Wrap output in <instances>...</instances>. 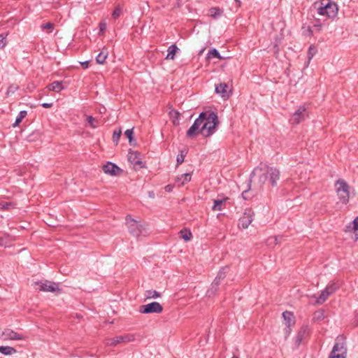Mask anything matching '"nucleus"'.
Masks as SVG:
<instances>
[{
    "label": "nucleus",
    "instance_id": "5fc2aeb1",
    "mask_svg": "<svg viewBox=\"0 0 358 358\" xmlns=\"http://www.w3.org/2000/svg\"><path fill=\"white\" fill-rule=\"evenodd\" d=\"M211 15H212L213 17H215V16H216V13H214V14H213V13H211Z\"/></svg>",
    "mask_w": 358,
    "mask_h": 358
},
{
    "label": "nucleus",
    "instance_id": "58836bf2",
    "mask_svg": "<svg viewBox=\"0 0 358 358\" xmlns=\"http://www.w3.org/2000/svg\"><path fill=\"white\" fill-rule=\"evenodd\" d=\"M122 14V8L120 6H117L112 13V17L113 19H117Z\"/></svg>",
    "mask_w": 358,
    "mask_h": 358
},
{
    "label": "nucleus",
    "instance_id": "473e14b6",
    "mask_svg": "<svg viewBox=\"0 0 358 358\" xmlns=\"http://www.w3.org/2000/svg\"><path fill=\"white\" fill-rule=\"evenodd\" d=\"M317 50L315 46L310 45L308 50V62L313 59V57L317 53Z\"/></svg>",
    "mask_w": 358,
    "mask_h": 358
},
{
    "label": "nucleus",
    "instance_id": "ea45409f",
    "mask_svg": "<svg viewBox=\"0 0 358 358\" xmlns=\"http://www.w3.org/2000/svg\"><path fill=\"white\" fill-rule=\"evenodd\" d=\"M18 89L19 87L17 85L11 84L7 90L6 96H9L10 95L14 94Z\"/></svg>",
    "mask_w": 358,
    "mask_h": 358
},
{
    "label": "nucleus",
    "instance_id": "4c0bfd02",
    "mask_svg": "<svg viewBox=\"0 0 358 358\" xmlns=\"http://www.w3.org/2000/svg\"><path fill=\"white\" fill-rule=\"evenodd\" d=\"M324 318V312L323 310H319L314 313L313 319L317 321H321Z\"/></svg>",
    "mask_w": 358,
    "mask_h": 358
},
{
    "label": "nucleus",
    "instance_id": "a211bd4d",
    "mask_svg": "<svg viewBox=\"0 0 358 358\" xmlns=\"http://www.w3.org/2000/svg\"><path fill=\"white\" fill-rule=\"evenodd\" d=\"M192 176L190 173H184L176 178L175 183L178 187H181L187 184L191 180Z\"/></svg>",
    "mask_w": 358,
    "mask_h": 358
},
{
    "label": "nucleus",
    "instance_id": "79ce46f5",
    "mask_svg": "<svg viewBox=\"0 0 358 358\" xmlns=\"http://www.w3.org/2000/svg\"><path fill=\"white\" fill-rule=\"evenodd\" d=\"M133 134H134V131H133V129H127L125 131H124V135L127 137V138L129 139V142L130 144L132 143V141L134 140L133 138Z\"/></svg>",
    "mask_w": 358,
    "mask_h": 358
},
{
    "label": "nucleus",
    "instance_id": "f704fd0d",
    "mask_svg": "<svg viewBox=\"0 0 358 358\" xmlns=\"http://www.w3.org/2000/svg\"><path fill=\"white\" fill-rule=\"evenodd\" d=\"M145 296L147 298L156 299L159 298L161 296V294L156 290H148Z\"/></svg>",
    "mask_w": 358,
    "mask_h": 358
},
{
    "label": "nucleus",
    "instance_id": "f03ea898",
    "mask_svg": "<svg viewBox=\"0 0 358 358\" xmlns=\"http://www.w3.org/2000/svg\"><path fill=\"white\" fill-rule=\"evenodd\" d=\"M204 117L202 118V126L200 129V134L204 137L212 136L217 130V126L219 124L217 115L216 113L207 110L202 112Z\"/></svg>",
    "mask_w": 358,
    "mask_h": 358
},
{
    "label": "nucleus",
    "instance_id": "4468645a",
    "mask_svg": "<svg viewBox=\"0 0 358 358\" xmlns=\"http://www.w3.org/2000/svg\"><path fill=\"white\" fill-rule=\"evenodd\" d=\"M282 317L285 320V324L287 327L285 329L286 334L289 335L291 332L290 327L295 324V317L293 313L290 311H285L282 313Z\"/></svg>",
    "mask_w": 358,
    "mask_h": 358
},
{
    "label": "nucleus",
    "instance_id": "a18cd8bd",
    "mask_svg": "<svg viewBox=\"0 0 358 358\" xmlns=\"http://www.w3.org/2000/svg\"><path fill=\"white\" fill-rule=\"evenodd\" d=\"M53 27H54V24L52 23L48 22V23L43 24L41 26V28L43 29H52L53 28Z\"/></svg>",
    "mask_w": 358,
    "mask_h": 358
},
{
    "label": "nucleus",
    "instance_id": "aec40b11",
    "mask_svg": "<svg viewBox=\"0 0 358 358\" xmlns=\"http://www.w3.org/2000/svg\"><path fill=\"white\" fill-rule=\"evenodd\" d=\"M48 90L50 91H53V92H61L64 89V87H63V85H62V82H61V81H54L53 83H52L51 84H50L48 86Z\"/></svg>",
    "mask_w": 358,
    "mask_h": 358
},
{
    "label": "nucleus",
    "instance_id": "2f4dec72",
    "mask_svg": "<svg viewBox=\"0 0 358 358\" xmlns=\"http://www.w3.org/2000/svg\"><path fill=\"white\" fill-rule=\"evenodd\" d=\"M251 182H252V179L250 178L249 182H248V189H245V190H244L242 192V197L245 200H248L249 199H250L252 197V196L250 194V187H251Z\"/></svg>",
    "mask_w": 358,
    "mask_h": 358
},
{
    "label": "nucleus",
    "instance_id": "1a4fd4ad",
    "mask_svg": "<svg viewBox=\"0 0 358 358\" xmlns=\"http://www.w3.org/2000/svg\"><path fill=\"white\" fill-rule=\"evenodd\" d=\"M255 213L250 208L245 210L243 215L238 221V227L241 229H247L254 220Z\"/></svg>",
    "mask_w": 358,
    "mask_h": 358
},
{
    "label": "nucleus",
    "instance_id": "9d476101",
    "mask_svg": "<svg viewBox=\"0 0 358 358\" xmlns=\"http://www.w3.org/2000/svg\"><path fill=\"white\" fill-rule=\"evenodd\" d=\"M228 269L227 267L222 268L218 273L216 278H215L214 281L211 284V286L210 289L208 290L207 293L209 296L214 295L217 290V287L220 283V281L224 279L226 276L227 270Z\"/></svg>",
    "mask_w": 358,
    "mask_h": 358
},
{
    "label": "nucleus",
    "instance_id": "ddd939ff",
    "mask_svg": "<svg viewBox=\"0 0 358 358\" xmlns=\"http://www.w3.org/2000/svg\"><path fill=\"white\" fill-rule=\"evenodd\" d=\"M0 338L4 341H20L25 339L24 336L10 329H4L0 334Z\"/></svg>",
    "mask_w": 358,
    "mask_h": 358
},
{
    "label": "nucleus",
    "instance_id": "09e8293b",
    "mask_svg": "<svg viewBox=\"0 0 358 358\" xmlns=\"http://www.w3.org/2000/svg\"><path fill=\"white\" fill-rule=\"evenodd\" d=\"M107 25L105 22H102L99 24V28L101 31H103L106 29Z\"/></svg>",
    "mask_w": 358,
    "mask_h": 358
},
{
    "label": "nucleus",
    "instance_id": "20e7f679",
    "mask_svg": "<svg viewBox=\"0 0 358 358\" xmlns=\"http://www.w3.org/2000/svg\"><path fill=\"white\" fill-rule=\"evenodd\" d=\"M126 224L129 233L136 238L139 237L141 235L145 236L148 233L144 225L134 220L130 216L126 217Z\"/></svg>",
    "mask_w": 358,
    "mask_h": 358
},
{
    "label": "nucleus",
    "instance_id": "bb28decb",
    "mask_svg": "<svg viewBox=\"0 0 358 358\" xmlns=\"http://www.w3.org/2000/svg\"><path fill=\"white\" fill-rule=\"evenodd\" d=\"M0 352L5 355H10L16 352V350L10 346H0Z\"/></svg>",
    "mask_w": 358,
    "mask_h": 358
},
{
    "label": "nucleus",
    "instance_id": "39448f33",
    "mask_svg": "<svg viewBox=\"0 0 358 358\" xmlns=\"http://www.w3.org/2000/svg\"><path fill=\"white\" fill-rule=\"evenodd\" d=\"M135 340V336L133 334H127L121 336H117L114 338H107L105 340V343L108 346H115L120 343H127L132 342Z\"/></svg>",
    "mask_w": 358,
    "mask_h": 358
},
{
    "label": "nucleus",
    "instance_id": "a19ab883",
    "mask_svg": "<svg viewBox=\"0 0 358 358\" xmlns=\"http://www.w3.org/2000/svg\"><path fill=\"white\" fill-rule=\"evenodd\" d=\"M208 57H215V58L221 59V56H220L219 52L215 48L210 50L208 52Z\"/></svg>",
    "mask_w": 358,
    "mask_h": 358
},
{
    "label": "nucleus",
    "instance_id": "dca6fc26",
    "mask_svg": "<svg viewBox=\"0 0 358 358\" xmlns=\"http://www.w3.org/2000/svg\"><path fill=\"white\" fill-rule=\"evenodd\" d=\"M309 334V328L308 326H303L295 338V344L299 346L301 342L308 337Z\"/></svg>",
    "mask_w": 358,
    "mask_h": 358
},
{
    "label": "nucleus",
    "instance_id": "423d86ee",
    "mask_svg": "<svg viewBox=\"0 0 358 358\" xmlns=\"http://www.w3.org/2000/svg\"><path fill=\"white\" fill-rule=\"evenodd\" d=\"M341 340L342 338H337L329 358H346L347 349Z\"/></svg>",
    "mask_w": 358,
    "mask_h": 358
},
{
    "label": "nucleus",
    "instance_id": "2eb2a0df",
    "mask_svg": "<svg viewBox=\"0 0 358 358\" xmlns=\"http://www.w3.org/2000/svg\"><path fill=\"white\" fill-rule=\"evenodd\" d=\"M103 170L105 173L110 176H116L120 171V169L112 162H107L103 166Z\"/></svg>",
    "mask_w": 358,
    "mask_h": 358
},
{
    "label": "nucleus",
    "instance_id": "c03bdc74",
    "mask_svg": "<svg viewBox=\"0 0 358 358\" xmlns=\"http://www.w3.org/2000/svg\"><path fill=\"white\" fill-rule=\"evenodd\" d=\"M122 131L120 129L119 130H115L113 134V140L114 142L117 143L120 136H121Z\"/></svg>",
    "mask_w": 358,
    "mask_h": 358
},
{
    "label": "nucleus",
    "instance_id": "7c9ffc66",
    "mask_svg": "<svg viewBox=\"0 0 358 358\" xmlns=\"http://www.w3.org/2000/svg\"><path fill=\"white\" fill-rule=\"evenodd\" d=\"M280 236L270 237L267 239L266 243L268 246H274L280 243L279 239H281Z\"/></svg>",
    "mask_w": 358,
    "mask_h": 358
},
{
    "label": "nucleus",
    "instance_id": "f257e3e1",
    "mask_svg": "<svg viewBox=\"0 0 358 358\" xmlns=\"http://www.w3.org/2000/svg\"><path fill=\"white\" fill-rule=\"evenodd\" d=\"M255 176H258L257 185L259 189H262L266 181L272 187H275L278 180L280 179V173L276 168L262 165L254 169L250 174V178Z\"/></svg>",
    "mask_w": 358,
    "mask_h": 358
},
{
    "label": "nucleus",
    "instance_id": "5701e85b",
    "mask_svg": "<svg viewBox=\"0 0 358 358\" xmlns=\"http://www.w3.org/2000/svg\"><path fill=\"white\" fill-rule=\"evenodd\" d=\"M108 57L107 50L103 49L96 57V61L98 64H103Z\"/></svg>",
    "mask_w": 358,
    "mask_h": 358
},
{
    "label": "nucleus",
    "instance_id": "9b49d317",
    "mask_svg": "<svg viewBox=\"0 0 358 358\" xmlns=\"http://www.w3.org/2000/svg\"><path fill=\"white\" fill-rule=\"evenodd\" d=\"M204 117V113H200L199 117L194 120L193 124L189 127L187 131V136L189 138L195 137L200 133L201 126L202 124V118Z\"/></svg>",
    "mask_w": 358,
    "mask_h": 358
},
{
    "label": "nucleus",
    "instance_id": "603ef678",
    "mask_svg": "<svg viewBox=\"0 0 358 358\" xmlns=\"http://www.w3.org/2000/svg\"><path fill=\"white\" fill-rule=\"evenodd\" d=\"M81 65H82L85 69H87V68H88V66H89V62H88V61H86V62H82V63H81Z\"/></svg>",
    "mask_w": 358,
    "mask_h": 358
},
{
    "label": "nucleus",
    "instance_id": "c756f323",
    "mask_svg": "<svg viewBox=\"0 0 358 358\" xmlns=\"http://www.w3.org/2000/svg\"><path fill=\"white\" fill-rule=\"evenodd\" d=\"M329 296H330V295H329V293H328L325 289H324V290L321 292V294H320V296L317 299V300H316V303H317V304H322V303H324V302L327 299V298H328Z\"/></svg>",
    "mask_w": 358,
    "mask_h": 358
},
{
    "label": "nucleus",
    "instance_id": "b1692460",
    "mask_svg": "<svg viewBox=\"0 0 358 358\" xmlns=\"http://www.w3.org/2000/svg\"><path fill=\"white\" fill-rule=\"evenodd\" d=\"M12 240V238L8 234H3L2 236H0V246H9Z\"/></svg>",
    "mask_w": 358,
    "mask_h": 358
},
{
    "label": "nucleus",
    "instance_id": "37998d69",
    "mask_svg": "<svg viewBox=\"0 0 358 358\" xmlns=\"http://www.w3.org/2000/svg\"><path fill=\"white\" fill-rule=\"evenodd\" d=\"M14 204L11 202H1L0 203V209L8 210L13 208Z\"/></svg>",
    "mask_w": 358,
    "mask_h": 358
},
{
    "label": "nucleus",
    "instance_id": "4be33fe9",
    "mask_svg": "<svg viewBox=\"0 0 358 358\" xmlns=\"http://www.w3.org/2000/svg\"><path fill=\"white\" fill-rule=\"evenodd\" d=\"M228 199L227 197L224 198L222 199H215L214 200V205L212 208V210L214 211H220L223 209L222 205L223 203Z\"/></svg>",
    "mask_w": 358,
    "mask_h": 358
},
{
    "label": "nucleus",
    "instance_id": "6e6d98bb",
    "mask_svg": "<svg viewBox=\"0 0 358 358\" xmlns=\"http://www.w3.org/2000/svg\"><path fill=\"white\" fill-rule=\"evenodd\" d=\"M357 317H358V315H357Z\"/></svg>",
    "mask_w": 358,
    "mask_h": 358
},
{
    "label": "nucleus",
    "instance_id": "de8ad7c7",
    "mask_svg": "<svg viewBox=\"0 0 358 358\" xmlns=\"http://www.w3.org/2000/svg\"><path fill=\"white\" fill-rule=\"evenodd\" d=\"M352 227H353V229L355 231H357L358 230V217H356L352 222Z\"/></svg>",
    "mask_w": 358,
    "mask_h": 358
},
{
    "label": "nucleus",
    "instance_id": "49530a36",
    "mask_svg": "<svg viewBox=\"0 0 358 358\" xmlns=\"http://www.w3.org/2000/svg\"><path fill=\"white\" fill-rule=\"evenodd\" d=\"M6 45V41L5 40V38L0 35V48H3Z\"/></svg>",
    "mask_w": 358,
    "mask_h": 358
},
{
    "label": "nucleus",
    "instance_id": "f8f14e48",
    "mask_svg": "<svg viewBox=\"0 0 358 358\" xmlns=\"http://www.w3.org/2000/svg\"><path fill=\"white\" fill-rule=\"evenodd\" d=\"M307 115L306 108L305 106H300L290 118L289 122L292 124H298L301 122L303 121Z\"/></svg>",
    "mask_w": 358,
    "mask_h": 358
},
{
    "label": "nucleus",
    "instance_id": "c85d7f7f",
    "mask_svg": "<svg viewBox=\"0 0 358 358\" xmlns=\"http://www.w3.org/2000/svg\"><path fill=\"white\" fill-rule=\"evenodd\" d=\"M338 194L339 198L341 199V201L342 203H346L347 202H348V200H349V191H348V190L341 191L340 192H338Z\"/></svg>",
    "mask_w": 358,
    "mask_h": 358
},
{
    "label": "nucleus",
    "instance_id": "393cba45",
    "mask_svg": "<svg viewBox=\"0 0 358 358\" xmlns=\"http://www.w3.org/2000/svg\"><path fill=\"white\" fill-rule=\"evenodd\" d=\"M336 187L337 192L348 189V185L343 180H337Z\"/></svg>",
    "mask_w": 358,
    "mask_h": 358
},
{
    "label": "nucleus",
    "instance_id": "6e6552de",
    "mask_svg": "<svg viewBox=\"0 0 358 358\" xmlns=\"http://www.w3.org/2000/svg\"><path fill=\"white\" fill-rule=\"evenodd\" d=\"M162 311L163 307L159 303L156 301L139 307V312L143 314L160 313Z\"/></svg>",
    "mask_w": 358,
    "mask_h": 358
},
{
    "label": "nucleus",
    "instance_id": "6ab92c4d",
    "mask_svg": "<svg viewBox=\"0 0 358 358\" xmlns=\"http://www.w3.org/2000/svg\"><path fill=\"white\" fill-rule=\"evenodd\" d=\"M128 159L135 165L141 166L142 162L141 161L140 154L137 152H129L128 155Z\"/></svg>",
    "mask_w": 358,
    "mask_h": 358
},
{
    "label": "nucleus",
    "instance_id": "412c9836",
    "mask_svg": "<svg viewBox=\"0 0 358 358\" xmlns=\"http://www.w3.org/2000/svg\"><path fill=\"white\" fill-rule=\"evenodd\" d=\"M178 48L176 45L173 44L168 48L167 55L166 57V59H174L176 53L178 51Z\"/></svg>",
    "mask_w": 358,
    "mask_h": 358
},
{
    "label": "nucleus",
    "instance_id": "a878e982",
    "mask_svg": "<svg viewBox=\"0 0 358 358\" xmlns=\"http://www.w3.org/2000/svg\"><path fill=\"white\" fill-rule=\"evenodd\" d=\"M339 287L340 285L337 282H332L329 283L324 289L331 295L334 294Z\"/></svg>",
    "mask_w": 358,
    "mask_h": 358
},
{
    "label": "nucleus",
    "instance_id": "cd10ccee",
    "mask_svg": "<svg viewBox=\"0 0 358 358\" xmlns=\"http://www.w3.org/2000/svg\"><path fill=\"white\" fill-rule=\"evenodd\" d=\"M27 114V113L26 110H21L17 115L15 122L13 124V127H16L18 126L22 120L26 117Z\"/></svg>",
    "mask_w": 358,
    "mask_h": 358
},
{
    "label": "nucleus",
    "instance_id": "8fccbe9b",
    "mask_svg": "<svg viewBox=\"0 0 358 358\" xmlns=\"http://www.w3.org/2000/svg\"><path fill=\"white\" fill-rule=\"evenodd\" d=\"M41 106L45 108H49L52 106V103H42Z\"/></svg>",
    "mask_w": 358,
    "mask_h": 358
},
{
    "label": "nucleus",
    "instance_id": "0eeeda50",
    "mask_svg": "<svg viewBox=\"0 0 358 358\" xmlns=\"http://www.w3.org/2000/svg\"><path fill=\"white\" fill-rule=\"evenodd\" d=\"M36 289L42 292H56L60 289L58 284L48 280L36 282Z\"/></svg>",
    "mask_w": 358,
    "mask_h": 358
},
{
    "label": "nucleus",
    "instance_id": "7ed1b4c3",
    "mask_svg": "<svg viewBox=\"0 0 358 358\" xmlns=\"http://www.w3.org/2000/svg\"><path fill=\"white\" fill-rule=\"evenodd\" d=\"M313 10L318 15L329 18L336 17L338 14V6L331 0H318L312 5Z\"/></svg>",
    "mask_w": 358,
    "mask_h": 358
},
{
    "label": "nucleus",
    "instance_id": "3c124183",
    "mask_svg": "<svg viewBox=\"0 0 358 358\" xmlns=\"http://www.w3.org/2000/svg\"><path fill=\"white\" fill-rule=\"evenodd\" d=\"M172 189H173V186H172V185H166V186L165 187V190H166V192H171V191H172Z\"/></svg>",
    "mask_w": 358,
    "mask_h": 358
},
{
    "label": "nucleus",
    "instance_id": "f3484780",
    "mask_svg": "<svg viewBox=\"0 0 358 358\" xmlns=\"http://www.w3.org/2000/svg\"><path fill=\"white\" fill-rule=\"evenodd\" d=\"M229 86L226 83H220L215 86V92L217 94L224 99H228L229 96Z\"/></svg>",
    "mask_w": 358,
    "mask_h": 358
},
{
    "label": "nucleus",
    "instance_id": "864d4df0",
    "mask_svg": "<svg viewBox=\"0 0 358 358\" xmlns=\"http://www.w3.org/2000/svg\"><path fill=\"white\" fill-rule=\"evenodd\" d=\"M149 196H150V197H154V196H155L154 192H149Z\"/></svg>",
    "mask_w": 358,
    "mask_h": 358
},
{
    "label": "nucleus",
    "instance_id": "72a5a7b5",
    "mask_svg": "<svg viewBox=\"0 0 358 358\" xmlns=\"http://www.w3.org/2000/svg\"><path fill=\"white\" fill-rule=\"evenodd\" d=\"M87 122L89 125L93 128L95 129L98 127L99 126V121L94 118L92 116H87Z\"/></svg>",
    "mask_w": 358,
    "mask_h": 358
},
{
    "label": "nucleus",
    "instance_id": "c9c22d12",
    "mask_svg": "<svg viewBox=\"0 0 358 358\" xmlns=\"http://www.w3.org/2000/svg\"><path fill=\"white\" fill-rule=\"evenodd\" d=\"M180 237L186 241H190L192 238V234L189 231H180Z\"/></svg>",
    "mask_w": 358,
    "mask_h": 358
},
{
    "label": "nucleus",
    "instance_id": "e433bc0d",
    "mask_svg": "<svg viewBox=\"0 0 358 358\" xmlns=\"http://www.w3.org/2000/svg\"><path fill=\"white\" fill-rule=\"evenodd\" d=\"M186 154L187 152L185 150H181L180 152L176 158L177 166L181 164L184 162Z\"/></svg>",
    "mask_w": 358,
    "mask_h": 358
}]
</instances>
